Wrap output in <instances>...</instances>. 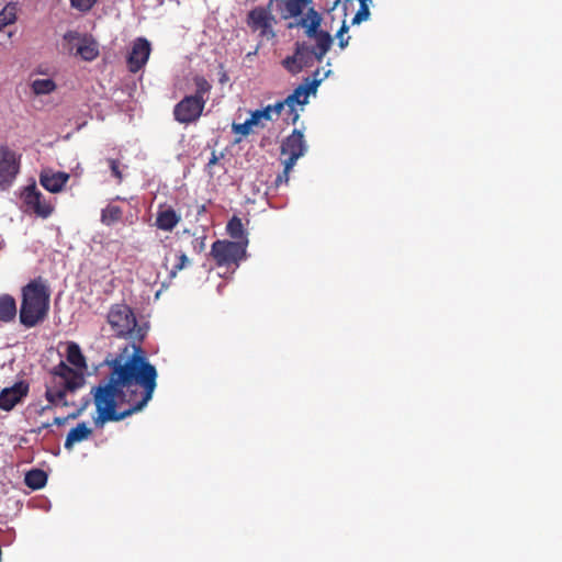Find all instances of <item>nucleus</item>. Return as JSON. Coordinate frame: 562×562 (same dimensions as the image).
Returning <instances> with one entry per match:
<instances>
[{"instance_id":"36","label":"nucleus","mask_w":562,"mask_h":562,"mask_svg":"<svg viewBox=\"0 0 562 562\" xmlns=\"http://www.w3.org/2000/svg\"><path fill=\"white\" fill-rule=\"evenodd\" d=\"M25 484L35 491V469H31L25 474Z\"/></svg>"},{"instance_id":"9","label":"nucleus","mask_w":562,"mask_h":562,"mask_svg":"<svg viewBox=\"0 0 562 562\" xmlns=\"http://www.w3.org/2000/svg\"><path fill=\"white\" fill-rule=\"evenodd\" d=\"M247 23L254 31H260L261 36L273 37L274 16L270 13V7H256L248 13Z\"/></svg>"},{"instance_id":"7","label":"nucleus","mask_w":562,"mask_h":562,"mask_svg":"<svg viewBox=\"0 0 562 562\" xmlns=\"http://www.w3.org/2000/svg\"><path fill=\"white\" fill-rule=\"evenodd\" d=\"M315 53L305 42H296L294 54L282 60V66L292 75L301 72L313 65Z\"/></svg>"},{"instance_id":"18","label":"nucleus","mask_w":562,"mask_h":562,"mask_svg":"<svg viewBox=\"0 0 562 562\" xmlns=\"http://www.w3.org/2000/svg\"><path fill=\"white\" fill-rule=\"evenodd\" d=\"M181 221V215L171 206L160 204L157 210L155 226L164 232H171Z\"/></svg>"},{"instance_id":"2","label":"nucleus","mask_w":562,"mask_h":562,"mask_svg":"<svg viewBox=\"0 0 562 562\" xmlns=\"http://www.w3.org/2000/svg\"><path fill=\"white\" fill-rule=\"evenodd\" d=\"M67 361L76 369L60 361L52 371L50 381L46 385V398L55 406H76L77 412L71 417H77L89 404V398H82L78 404L75 394L86 383L83 371L87 370V361L79 345L70 341L67 344Z\"/></svg>"},{"instance_id":"24","label":"nucleus","mask_w":562,"mask_h":562,"mask_svg":"<svg viewBox=\"0 0 562 562\" xmlns=\"http://www.w3.org/2000/svg\"><path fill=\"white\" fill-rule=\"evenodd\" d=\"M122 215L123 211L120 206L110 204L102 210L101 222L106 226H111L119 222Z\"/></svg>"},{"instance_id":"45","label":"nucleus","mask_w":562,"mask_h":562,"mask_svg":"<svg viewBox=\"0 0 562 562\" xmlns=\"http://www.w3.org/2000/svg\"><path fill=\"white\" fill-rule=\"evenodd\" d=\"M227 80H228V77H227L226 72H223V74H222V76H221V78H220V82H221V83H224V82H226Z\"/></svg>"},{"instance_id":"33","label":"nucleus","mask_w":562,"mask_h":562,"mask_svg":"<svg viewBox=\"0 0 562 562\" xmlns=\"http://www.w3.org/2000/svg\"><path fill=\"white\" fill-rule=\"evenodd\" d=\"M70 5L78 11L87 12L93 8L98 0H69Z\"/></svg>"},{"instance_id":"25","label":"nucleus","mask_w":562,"mask_h":562,"mask_svg":"<svg viewBox=\"0 0 562 562\" xmlns=\"http://www.w3.org/2000/svg\"><path fill=\"white\" fill-rule=\"evenodd\" d=\"M16 19V5L9 3L0 10V32Z\"/></svg>"},{"instance_id":"44","label":"nucleus","mask_w":562,"mask_h":562,"mask_svg":"<svg viewBox=\"0 0 562 562\" xmlns=\"http://www.w3.org/2000/svg\"><path fill=\"white\" fill-rule=\"evenodd\" d=\"M338 38H339V47L344 49L348 45L350 37H347V38L338 37Z\"/></svg>"},{"instance_id":"37","label":"nucleus","mask_w":562,"mask_h":562,"mask_svg":"<svg viewBox=\"0 0 562 562\" xmlns=\"http://www.w3.org/2000/svg\"><path fill=\"white\" fill-rule=\"evenodd\" d=\"M47 483V473L44 470L37 469V490L43 488Z\"/></svg>"},{"instance_id":"20","label":"nucleus","mask_w":562,"mask_h":562,"mask_svg":"<svg viewBox=\"0 0 562 562\" xmlns=\"http://www.w3.org/2000/svg\"><path fill=\"white\" fill-rule=\"evenodd\" d=\"M49 291L37 279V324L43 322L49 310Z\"/></svg>"},{"instance_id":"6","label":"nucleus","mask_w":562,"mask_h":562,"mask_svg":"<svg viewBox=\"0 0 562 562\" xmlns=\"http://www.w3.org/2000/svg\"><path fill=\"white\" fill-rule=\"evenodd\" d=\"M64 40L70 46V49H76V55L86 61H92L99 56V45L90 35L80 34L77 31H68L64 35Z\"/></svg>"},{"instance_id":"13","label":"nucleus","mask_w":562,"mask_h":562,"mask_svg":"<svg viewBox=\"0 0 562 562\" xmlns=\"http://www.w3.org/2000/svg\"><path fill=\"white\" fill-rule=\"evenodd\" d=\"M322 23V15L313 7L308 8L305 16L300 18L294 23H289L288 27L301 26L305 30V35L308 38H315L323 30H319Z\"/></svg>"},{"instance_id":"3","label":"nucleus","mask_w":562,"mask_h":562,"mask_svg":"<svg viewBox=\"0 0 562 562\" xmlns=\"http://www.w3.org/2000/svg\"><path fill=\"white\" fill-rule=\"evenodd\" d=\"M194 93L186 95L173 108V117L180 124L195 123L202 115L209 100L212 85L200 75L193 77Z\"/></svg>"},{"instance_id":"39","label":"nucleus","mask_w":562,"mask_h":562,"mask_svg":"<svg viewBox=\"0 0 562 562\" xmlns=\"http://www.w3.org/2000/svg\"><path fill=\"white\" fill-rule=\"evenodd\" d=\"M193 249L196 252H202L205 249V236H203L201 238H196L193 241Z\"/></svg>"},{"instance_id":"31","label":"nucleus","mask_w":562,"mask_h":562,"mask_svg":"<svg viewBox=\"0 0 562 562\" xmlns=\"http://www.w3.org/2000/svg\"><path fill=\"white\" fill-rule=\"evenodd\" d=\"M23 196L25 203L27 204L26 211L35 212V183H31L26 187Z\"/></svg>"},{"instance_id":"41","label":"nucleus","mask_w":562,"mask_h":562,"mask_svg":"<svg viewBox=\"0 0 562 562\" xmlns=\"http://www.w3.org/2000/svg\"><path fill=\"white\" fill-rule=\"evenodd\" d=\"M37 508L48 510V508H49L48 501L45 497L37 496Z\"/></svg>"},{"instance_id":"11","label":"nucleus","mask_w":562,"mask_h":562,"mask_svg":"<svg viewBox=\"0 0 562 562\" xmlns=\"http://www.w3.org/2000/svg\"><path fill=\"white\" fill-rule=\"evenodd\" d=\"M305 151L304 136L299 130H294L281 144V155L286 156L288 166H294Z\"/></svg>"},{"instance_id":"30","label":"nucleus","mask_w":562,"mask_h":562,"mask_svg":"<svg viewBox=\"0 0 562 562\" xmlns=\"http://www.w3.org/2000/svg\"><path fill=\"white\" fill-rule=\"evenodd\" d=\"M56 89V85L52 79H37L36 92L38 94L50 93Z\"/></svg>"},{"instance_id":"48","label":"nucleus","mask_w":562,"mask_h":562,"mask_svg":"<svg viewBox=\"0 0 562 562\" xmlns=\"http://www.w3.org/2000/svg\"><path fill=\"white\" fill-rule=\"evenodd\" d=\"M31 88L35 91V82L31 83Z\"/></svg>"},{"instance_id":"22","label":"nucleus","mask_w":562,"mask_h":562,"mask_svg":"<svg viewBox=\"0 0 562 562\" xmlns=\"http://www.w3.org/2000/svg\"><path fill=\"white\" fill-rule=\"evenodd\" d=\"M314 40L316 41V46L313 47L315 59L321 63L331 47L333 37L328 32L324 31Z\"/></svg>"},{"instance_id":"14","label":"nucleus","mask_w":562,"mask_h":562,"mask_svg":"<svg viewBox=\"0 0 562 562\" xmlns=\"http://www.w3.org/2000/svg\"><path fill=\"white\" fill-rule=\"evenodd\" d=\"M277 3L281 19H300L311 0H270L269 7Z\"/></svg>"},{"instance_id":"19","label":"nucleus","mask_w":562,"mask_h":562,"mask_svg":"<svg viewBox=\"0 0 562 562\" xmlns=\"http://www.w3.org/2000/svg\"><path fill=\"white\" fill-rule=\"evenodd\" d=\"M91 435L92 429L86 423H79L69 430L64 447L66 450H71L76 443L87 440Z\"/></svg>"},{"instance_id":"32","label":"nucleus","mask_w":562,"mask_h":562,"mask_svg":"<svg viewBox=\"0 0 562 562\" xmlns=\"http://www.w3.org/2000/svg\"><path fill=\"white\" fill-rule=\"evenodd\" d=\"M370 16V10L368 3H360V8L352 19V24H360L363 21H367Z\"/></svg>"},{"instance_id":"5","label":"nucleus","mask_w":562,"mask_h":562,"mask_svg":"<svg viewBox=\"0 0 562 562\" xmlns=\"http://www.w3.org/2000/svg\"><path fill=\"white\" fill-rule=\"evenodd\" d=\"M248 240L232 241L218 239L212 244L210 256L218 267H238L246 258Z\"/></svg>"},{"instance_id":"26","label":"nucleus","mask_w":562,"mask_h":562,"mask_svg":"<svg viewBox=\"0 0 562 562\" xmlns=\"http://www.w3.org/2000/svg\"><path fill=\"white\" fill-rule=\"evenodd\" d=\"M55 210V202L53 200H47L45 196L37 191V216L46 218Z\"/></svg>"},{"instance_id":"40","label":"nucleus","mask_w":562,"mask_h":562,"mask_svg":"<svg viewBox=\"0 0 562 562\" xmlns=\"http://www.w3.org/2000/svg\"><path fill=\"white\" fill-rule=\"evenodd\" d=\"M288 108V112H289V115L291 116V122L292 124H295L296 121L299 120L300 115L295 109V105H292V106H286Z\"/></svg>"},{"instance_id":"16","label":"nucleus","mask_w":562,"mask_h":562,"mask_svg":"<svg viewBox=\"0 0 562 562\" xmlns=\"http://www.w3.org/2000/svg\"><path fill=\"white\" fill-rule=\"evenodd\" d=\"M69 178L70 176L67 172L43 169L40 175V182L47 191L58 193L64 189Z\"/></svg>"},{"instance_id":"23","label":"nucleus","mask_w":562,"mask_h":562,"mask_svg":"<svg viewBox=\"0 0 562 562\" xmlns=\"http://www.w3.org/2000/svg\"><path fill=\"white\" fill-rule=\"evenodd\" d=\"M228 235L235 239L234 241L248 240L241 220L237 216H233L226 226Z\"/></svg>"},{"instance_id":"43","label":"nucleus","mask_w":562,"mask_h":562,"mask_svg":"<svg viewBox=\"0 0 562 562\" xmlns=\"http://www.w3.org/2000/svg\"><path fill=\"white\" fill-rule=\"evenodd\" d=\"M348 26L346 25V23L344 22L341 27L339 29V31L337 32L336 36L337 37H342L344 33L348 32Z\"/></svg>"},{"instance_id":"12","label":"nucleus","mask_w":562,"mask_h":562,"mask_svg":"<svg viewBox=\"0 0 562 562\" xmlns=\"http://www.w3.org/2000/svg\"><path fill=\"white\" fill-rule=\"evenodd\" d=\"M20 322L25 327L35 326V280H31L22 289Z\"/></svg>"},{"instance_id":"15","label":"nucleus","mask_w":562,"mask_h":562,"mask_svg":"<svg viewBox=\"0 0 562 562\" xmlns=\"http://www.w3.org/2000/svg\"><path fill=\"white\" fill-rule=\"evenodd\" d=\"M29 385L24 382H18L11 387H5L0 393V408L4 411L12 409L21 400L26 396Z\"/></svg>"},{"instance_id":"42","label":"nucleus","mask_w":562,"mask_h":562,"mask_svg":"<svg viewBox=\"0 0 562 562\" xmlns=\"http://www.w3.org/2000/svg\"><path fill=\"white\" fill-rule=\"evenodd\" d=\"M218 161V157L215 151H212L211 158L209 159L207 167H212L216 165Z\"/></svg>"},{"instance_id":"46","label":"nucleus","mask_w":562,"mask_h":562,"mask_svg":"<svg viewBox=\"0 0 562 562\" xmlns=\"http://www.w3.org/2000/svg\"><path fill=\"white\" fill-rule=\"evenodd\" d=\"M7 4H8V3H5V1H4V0H0V10H1L3 7H5Z\"/></svg>"},{"instance_id":"35","label":"nucleus","mask_w":562,"mask_h":562,"mask_svg":"<svg viewBox=\"0 0 562 562\" xmlns=\"http://www.w3.org/2000/svg\"><path fill=\"white\" fill-rule=\"evenodd\" d=\"M108 162H109V166H110L112 175L117 179L119 182H121L122 179H123V176H122V172L120 170V162H119V160H116V159H109Z\"/></svg>"},{"instance_id":"4","label":"nucleus","mask_w":562,"mask_h":562,"mask_svg":"<svg viewBox=\"0 0 562 562\" xmlns=\"http://www.w3.org/2000/svg\"><path fill=\"white\" fill-rule=\"evenodd\" d=\"M108 322L119 337L142 342L147 334V327L137 324L133 310L126 304L113 305L109 311Z\"/></svg>"},{"instance_id":"1","label":"nucleus","mask_w":562,"mask_h":562,"mask_svg":"<svg viewBox=\"0 0 562 562\" xmlns=\"http://www.w3.org/2000/svg\"><path fill=\"white\" fill-rule=\"evenodd\" d=\"M110 372L91 390L98 416L97 426L121 422L140 412L151 401L158 372L142 346L133 345L132 355L116 356L109 362Z\"/></svg>"},{"instance_id":"34","label":"nucleus","mask_w":562,"mask_h":562,"mask_svg":"<svg viewBox=\"0 0 562 562\" xmlns=\"http://www.w3.org/2000/svg\"><path fill=\"white\" fill-rule=\"evenodd\" d=\"M283 165H284V169L281 173H279L274 180V184L276 187H279L280 184L282 183H288L289 182V175H290V171L292 170V168L294 166H288V161L286 160H283Z\"/></svg>"},{"instance_id":"29","label":"nucleus","mask_w":562,"mask_h":562,"mask_svg":"<svg viewBox=\"0 0 562 562\" xmlns=\"http://www.w3.org/2000/svg\"><path fill=\"white\" fill-rule=\"evenodd\" d=\"M250 120L255 123V125H259L261 120L271 121V109L267 105L262 110L252 111L250 114Z\"/></svg>"},{"instance_id":"38","label":"nucleus","mask_w":562,"mask_h":562,"mask_svg":"<svg viewBox=\"0 0 562 562\" xmlns=\"http://www.w3.org/2000/svg\"><path fill=\"white\" fill-rule=\"evenodd\" d=\"M288 106L286 99L283 101H279L276 104H269L268 108L271 109V114L274 112L276 114H280L284 108Z\"/></svg>"},{"instance_id":"21","label":"nucleus","mask_w":562,"mask_h":562,"mask_svg":"<svg viewBox=\"0 0 562 562\" xmlns=\"http://www.w3.org/2000/svg\"><path fill=\"white\" fill-rule=\"evenodd\" d=\"M16 316V303L13 296L3 294L0 296V322L9 323Z\"/></svg>"},{"instance_id":"17","label":"nucleus","mask_w":562,"mask_h":562,"mask_svg":"<svg viewBox=\"0 0 562 562\" xmlns=\"http://www.w3.org/2000/svg\"><path fill=\"white\" fill-rule=\"evenodd\" d=\"M321 80L314 79L310 80V78H305L304 82L299 85L294 91L286 97L288 106L292 105H304L308 102V97L312 93H315L317 90Z\"/></svg>"},{"instance_id":"47","label":"nucleus","mask_w":562,"mask_h":562,"mask_svg":"<svg viewBox=\"0 0 562 562\" xmlns=\"http://www.w3.org/2000/svg\"><path fill=\"white\" fill-rule=\"evenodd\" d=\"M204 211H205V206H204V205H202V206L200 207L199 213H202V212H204Z\"/></svg>"},{"instance_id":"28","label":"nucleus","mask_w":562,"mask_h":562,"mask_svg":"<svg viewBox=\"0 0 562 562\" xmlns=\"http://www.w3.org/2000/svg\"><path fill=\"white\" fill-rule=\"evenodd\" d=\"M256 126L254 122H251L250 117L246 120L244 123H233L232 131L234 134L246 137L250 134L251 127Z\"/></svg>"},{"instance_id":"10","label":"nucleus","mask_w":562,"mask_h":562,"mask_svg":"<svg viewBox=\"0 0 562 562\" xmlns=\"http://www.w3.org/2000/svg\"><path fill=\"white\" fill-rule=\"evenodd\" d=\"M151 52V45L145 37H137L133 44L131 52L126 58L127 69L130 72L136 74L148 61Z\"/></svg>"},{"instance_id":"27","label":"nucleus","mask_w":562,"mask_h":562,"mask_svg":"<svg viewBox=\"0 0 562 562\" xmlns=\"http://www.w3.org/2000/svg\"><path fill=\"white\" fill-rule=\"evenodd\" d=\"M175 257H176V262L172 266V268L169 270V276L171 278H175L181 270H183L184 268H187L190 265V259L188 258V256L184 252L178 251V252H176Z\"/></svg>"},{"instance_id":"49","label":"nucleus","mask_w":562,"mask_h":562,"mask_svg":"<svg viewBox=\"0 0 562 562\" xmlns=\"http://www.w3.org/2000/svg\"><path fill=\"white\" fill-rule=\"evenodd\" d=\"M11 35H12V33H11V32H8V33H7V37H8V38H10V37H11Z\"/></svg>"},{"instance_id":"8","label":"nucleus","mask_w":562,"mask_h":562,"mask_svg":"<svg viewBox=\"0 0 562 562\" xmlns=\"http://www.w3.org/2000/svg\"><path fill=\"white\" fill-rule=\"evenodd\" d=\"M20 168L16 154L8 147H0V190L11 187Z\"/></svg>"}]
</instances>
